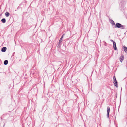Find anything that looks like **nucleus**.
<instances>
[{
	"mask_svg": "<svg viewBox=\"0 0 127 127\" xmlns=\"http://www.w3.org/2000/svg\"><path fill=\"white\" fill-rule=\"evenodd\" d=\"M113 82L114 84V86L116 87H118V83L116 78L115 76H114L113 77Z\"/></svg>",
	"mask_w": 127,
	"mask_h": 127,
	"instance_id": "nucleus-1",
	"label": "nucleus"
},
{
	"mask_svg": "<svg viewBox=\"0 0 127 127\" xmlns=\"http://www.w3.org/2000/svg\"><path fill=\"white\" fill-rule=\"evenodd\" d=\"M115 25H116V27H117V28H120L122 29L125 28V26L122 25V24H115Z\"/></svg>",
	"mask_w": 127,
	"mask_h": 127,
	"instance_id": "nucleus-2",
	"label": "nucleus"
},
{
	"mask_svg": "<svg viewBox=\"0 0 127 127\" xmlns=\"http://www.w3.org/2000/svg\"><path fill=\"white\" fill-rule=\"evenodd\" d=\"M125 1H122L121 2H120V3L119 4V6L120 7H122L124 8V5L125 4Z\"/></svg>",
	"mask_w": 127,
	"mask_h": 127,
	"instance_id": "nucleus-3",
	"label": "nucleus"
},
{
	"mask_svg": "<svg viewBox=\"0 0 127 127\" xmlns=\"http://www.w3.org/2000/svg\"><path fill=\"white\" fill-rule=\"evenodd\" d=\"M110 111V109L109 107L108 106L107 107V117L108 118H109V112Z\"/></svg>",
	"mask_w": 127,
	"mask_h": 127,
	"instance_id": "nucleus-4",
	"label": "nucleus"
},
{
	"mask_svg": "<svg viewBox=\"0 0 127 127\" xmlns=\"http://www.w3.org/2000/svg\"><path fill=\"white\" fill-rule=\"evenodd\" d=\"M113 45L114 49L115 50H117V49L116 47V43L115 42H113Z\"/></svg>",
	"mask_w": 127,
	"mask_h": 127,
	"instance_id": "nucleus-5",
	"label": "nucleus"
},
{
	"mask_svg": "<svg viewBox=\"0 0 127 127\" xmlns=\"http://www.w3.org/2000/svg\"><path fill=\"white\" fill-rule=\"evenodd\" d=\"M124 59V56L123 55H121L119 58V60L120 61L122 62Z\"/></svg>",
	"mask_w": 127,
	"mask_h": 127,
	"instance_id": "nucleus-6",
	"label": "nucleus"
},
{
	"mask_svg": "<svg viewBox=\"0 0 127 127\" xmlns=\"http://www.w3.org/2000/svg\"><path fill=\"white\" fill-rule=\"evenodd\" d=\"M7 48L6 47H3L1 48V51L2 52H5Z\"/></svg>",
	"mask_w": 127,
	"mask_h": 127,
	"instance_id": "nucleus-7",
	"label": "nucleus"
},
{
	"mask_svg": "<svg viewBox=\"0 0 127 127\" xmlns=\"http://www.w3.org/2000/svg\"><path fill=\"white\" fill-rule=\"evenodd\" d=\"M64 35H65V34H64L62 36H61V38H60V39L59 41V42H62V41H63L62 40V39H63V37L64 36Z\"/></svg>",
	"mask_w": 127,
	"mask_h": 127,
	"instance_id": "nucleus-8",
	"label": "nucleus"
},
{
	"mask_svg": "<svg viewBox=\"0 0 127 127\" xmlns=\"http://www.w3.org/2000/svg\"><path fill=\"white\" fill-rule=\"evenodd\" d=\"M8 61L7 60H5L4 62V65H6L8 64Z\"/></svg>",
	"mask_w": 127,
	"mask_h": 127,
	"instance_id": "nucleus-9",
	"label": "nucleus"
},
{
	"mask_svg": "<svg viewBox=\"0 0 127 127\" xmlns=\"http://www.w3.org/2000/svg\"><path fill=\"white\" fill-rule=\"evenodd\" d=\"M123 49L125 52H127V48L125 46H123Z\"/></svg>",
	"mask_w": 127,
	"mask_h": 127,
	"instance_id": "nucleus-10",
	"label": "nucleus"
},
{
	"mask_svg": "<svg viewBox=\"0 0 127 127\" xmlns=\"http://www.w3.org/2000/svg\"><path fill=\"white\" fill-rule=\"evenodd\" d=\"M61 42H59H59L58 43V45H57V47L58 48H60L61 45Z\"/></svg>",
	"mask_w": 127,
	"mask_h": 127,
	"instance_id": "nucleus-11",
	"label": "nucleus"
},
{
	"mask_svg": "<svg viewBox=\"0 0 127 127\" xmlns=\"http://www.w3.org/2000/svg\"><path fill=\"white\" fill-rule=\"evenodd\" d=\"M109 21L111 24H115L114 21L111 19H109Z\"/></svg>",
	"mask_w": 127,
	"mask_h": 127,
	"instance_id": "nucleus-12",
	"label": "nucleus"
},
{
	"mask_svg": "<svg viewBox=\"0 0 127 127\" xmlns=\"http://www.w3.org/2000/svg\"><path fill=\"white\" fill-rule=\"evenodd\" d=\"M1 21L3 23H4L6 22V19L5 18H3L1 20Z\"/></svg>",
	"mask_w": 127,
	"mask_h": 127,
	"instance_id": "nucleus-13",
	"label": "nucleus"
},
{
	"mask_svg": "<svg viewBox=\"0 0 127 127\" xmlns=\"http://www.w3.org/2000/svg\"><path fill=\"white\" fill-rule=\"evenodd\" d=\"M5 15L7 17H8L9 15V13L8 12H6L5 13Z\"/></svg>",
	"mask_w": 127,
	"mask_h": 127,
	"instance_id": "nucleus-14",
	"label": "nucleus"
},
{
	"mask_svg": "<svg viewBox=\"0 0 127 127\" xmlns=\"http://www.w3.org/2000/svg\"><path fill=\"white\" fill-rule=\"evenodd\" d=\"M112 27L113 28H117V27H116V25H115V24H112Z\"/></svg>",
	"mask_w": 127,
	"mask_h": 127,
	"instance_id": "nucleus-15",
	"label": "nucleus"
},
{
	"mask_svg": "<svg viewBox=\"0 0 127 127\" xmlns=\"http://www.w3.org/2000/svg\"><path fill=\"white\" fill-rule=\"evenodd\" d=\"M101 25V24H99V26L100 27V28H99V29H100L101 28V29L102 30V29H103V24H102V27H101L100 28V25Z\"/></svg>",
	"mask_w": 127,
	"mask_h": 127,
	"instance_id": "nucleus-16",
	"label": "nucleus"
},
{
	"mask_svg": "<svg viewBox=\"0 0 127 127\" xmlns=\"http://www.w3.org/2000/svg\"><path fill=\"white\" fill-rule=\"evenodd\" d=\"M110 40V41H111L112 42H113H113H115L113 40H112V39H111Z\"/></svg>",
	"mask_w": 127,
	"mask_h": 127,
	"instance_id": "nucleus-17",
	"label": "nucleus"
},
{
	"mask_svg": "<svg viewBox=\"0 0 127 127\" xmlns=\"http://www.w3.org/2000/svg\"><path fill=\"white\" fill-rule=\"evenodd\" d=\"M15 52H13V55H12V56H13V55H14V54H15Z\"/></svg>",
	"mask_w": 127,
	"mask_h": 127,
	"instance_id": "nucleus-18",
	"label": "nucleus"
},
{
	"mask_svg": "<svg viewBox=\"0 0 127 127\" xmlns=\"http://www.w3.org/2000/svg\"><path fill=\"white\" fill-rule=\"evenodd\" d=\"M103 42H104V43L105 44H106V43L104 41H103Z\"/></svg>",
	"mask_w": 127,
	"mask_h": 127,
	"instance_id": "nucleus-19",
	"label": "nucleus"
},
{
	"mask_svg": "<svg viewBox=\"0 0 127 127\" xmlns=\"http://www.w3.org/2000/svg\"><path fill=\"white\" fill-rule=\"evenodd\" d=\"M97 25H96V26H99V25H98V24H97Z\"/></svg>",
	"mask_w": 127,
	"mask_h": 127,
	"instance_id": "nucleus-20",
	"label": "nucleus"
},
{
	"mask_svg": "<svg viewBox=\"0 0 127 127\" xmlns=\"http://www.w3.org/2000/svg\"><path fill=\"white\" fill-rule=\"evenodd\" d=\"M116 24H120L119 23H116Z\"/></svg>",
	"mask_w": 127,
	"mask_h": 127,
	"instance_id": "nucleus-21",
	"label": "nucleus"
},
{
	"mask_svg": "<svg viewBox=\"0 0 127 127\" xmlns=\"http://www.w3.org/2000/svg\"><path fill=\"white\" fill-rule=\"evenodd\" d=\"M116 117H115V119H116Z\"/></svg>",
	"mask_w": 127,
	"mask_h": 127,
	"instance_id": "nucleus-22",
	"label": "nucleus"
},
{
	"mask_svg": "<svg viewBox=\"0 0 127 127\" xmlns=\"http://www.w3.org/2000/svg\"><path fill=\"white\" fill-rule=\"evenodd\" d=\"M116 127H117L116 126Z\"/></svg>",
	"mask_w": 127,
	"mask_h": 127,
	"instance_id": "nucleus-23",
	"label": "nucleus"
}]
</instances>
